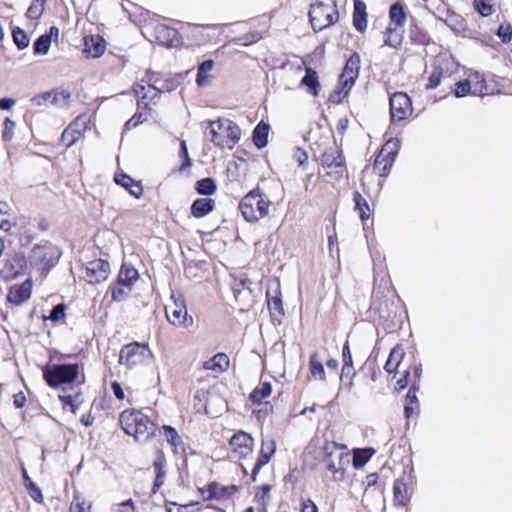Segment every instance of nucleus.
<instances>
[{
    "instance_id": "1",
    "label": "nucleus",
    "mask_w": 512,
    "mask_h": 512,
    "mask_svg": "<svg viewBox=\"0 0 512 512\" xmlns=\"http://www.w3.org/2000/svg\"><path fill=\"white\" fill-rule=\"evenodd\" d=\"M119 422L124 432L139 443H146L155 434V424L141 411L124 410L120 414Z\"/></svg>"
},
{
    "instance_id": "2",
    "label": "nucleus",
    "mask_w": 512,
    "mask_h": 512,
    "mask_svg": "<svg viewBox=\"0 0 512 512\" xmlns=\"http://www.w3.org/2000/svg\"><path fill=\"white\" fill-rule=\"evenodd\" d=\"M207 130L211 135V142L220 148L233 149L241 137V130L239 126L227 118H219L214 121H209Z\"/></svg>"
},
{
    "instance_id": "3",
    "label": "nucleus",
    "mask_w": 512,
    "mask_h": 512,
    "mask_svg": "<svg viewBox=\"0 0 512 512\" xmlns=\"http://www.w3.org/2000/svg\"><path fill=\"white\" fill-rule=\"evenodd\" d=\"M270 205L269 197L259 188H255L242 198L239 208L247 222L256 223L269 214Z\"/></svg>"
},
{
    "instance_id": "4",
    "label": "nucleus",
    "mask_w": 512,
    "mask_h": 512,
    "mask_svg": "<svg viewBox=\"0 0 512 512\" xmlns=\"http://www.w3.org/2000/svg\"><path fill=\"white\" fill-rule=\"evenodd\" d=\"M309 18L315 32L333 25L339 18L336 0L319 1L310 6Z\"/></svg>"
},
{
    "instance_id": "5",
    "label": "nucleus",
    "mask_w": 512,
    "mask_h": 512,
    "mask_svg": "<svg viewBox=\"0 0 512 512\" xmlns=\"http://www.w3.org/2000/svg\"><path fill=\"white\" fill-rule=\"evenodd\" d=\"M78 375V364H53L43 370V377L52 388L71 384L77 379Z\"/></svg>"
},
{
    "instance_id": "6",
    "label": "nucleus",
    "mask_w": 512,
    "mask_h": 512,
    "mask_svg": "<svg viewBox=\"0 0 512 512\" xmlns=\"http://www.w3.org/2000/svg\"><path fill=\"white\" fill-rule=\"evenodd\" d=\"M360 56L354 52L347 60L343 71L339 77L340 90L334 91L330 96V100L336 102L340 100V94L346 96L353 87L355 80L358 78L360 70Z\"/></svg>"
},
{
    "instance_id": "7",
    "label": "nucleus",
    "mask_w": 512,
    "mask_h": 512,
    "mask_svg": "<svg viewBox=\"0 0 512 512\" xmlns=\"http://www.w3.org/2000/svg\"><path fill=\"white\" fill-rule=\"evenodd\" d=\"M321 165L331 180L339 181L347 172L342 151L337 147L327 148L321 157Z\"/></svg>"
},
{
    "instance_id": "8",
    "label": "nucleus",
    "mask_w": 512,
    "mask_h": 512,
    "mask_svg": "<svg viewBox=\"0 0 512 512\" xmlns=\"http://www.w3.org/2000/svg\"><path fill=\"white\" fill-rule=\"evenodd\" d=\"M151 356L148 345L138 342L125 345L119 353V363L127 367H133L143 363Z\"/></svg>"
},
{
    "instance_id": "9",
    "label": "nucleus",
    "mask_w": 512,
    "mask_h": 512,
    "mask_svg": "<svg viewBox=\"0 0 512 512\" xmlns=\"http://www.w3.org/2000/svg\"><path fill=\"white\" fill-rule=\"evenodd\" d=\"M391 121L404 120L412 111V104L409 96L403 92L394 93L389 100Z\"/></svg>"
},
{
    "instance_id": "10",
    "label": "nucleus",
    "mask_w": 512,
    "mask_h": 512,
    "mask_svg": "<svg viewBox=\"0 0 512 512\" xmlns=\"http://www.w3.org/2000/svg\"><path fill=\"white\" fill-rule=\"evenodd\" d=\"M167 320L175 326L185 328L193 325V318L188 317L187 308L183 300H174L172 305L165 308Z\"/></svg>"
},
{
    "instance_id": "11",
    "label": "nucleus",
    "mask_w": 512,
    "mask_h": 512,
    "mask_svg": "<svg viewBox=\"0 0 512 512\" xmlns=\"http://www.w3.org/2000/svg\"><path fill=\"white\" fill-rule=\"evenodd\" d=\"M110 264L103 259H95L86 264L84 279L90 284H98L108 278Z\"/></svg>"
},
{
    "instance_id": "12",
    "label": "nucleus",
    "mask_w": 512,
    "mask_h": 512,
    "mask_svg": "<svg viewBox=\"0 0 512 512\" xmlns=\"http://www.w3.org/2000/svg\"><path fill=\"white\" fill-rule=\"evenodd\" d=\"M133 91L137 96V107L139 110L150 109V103H155V99L159 98L161 91L155 86L148 84L147 86L137 83L133 87Z\"/></svg>"
},
{
    "instance_id": "13",
    "label": "nucleus",
    "mask_w": 512,
    "mask_h": 512,
    "mask_svg": "<svg viewBox=\"0 0 512 512\" xmlns=\"http://www.w3.org/2000/svg\"><path fill=\"white\" fill-rule=\"evenodd\" d=\"M58 256H55L54 249L50 245H36L32 248L30 262L41 265L43 268L56 264Z\"/></svg>"
},
{
    "instance_id": "14",
    "label": "nucleus",
    "mask_w": 512,
    "mask_h": 512,
    "mask_svg": "<svg viewBox=\"0 0 512 512\" xmlns=\"http://www.w3.org/2000/svg\"><path fill=\"white\" fill-rule=\"evenodd\" d=\"M276 451V443L272 438H263L261 443L260 455L252 469L251 479L253 482L257 480V476L266 464L269 463L271 457Z\"/></svg>"
},
{
    "instance_id": "15",
    "label": "nucleus",
    "mask_w": 512,
    "mask_h": 512,
    "mask_svg": "<svg viewBox=\"0 0 512 512\" xmlns=\"http://www.w3.org/2000/svg\"><path fill=\"white\" fill-rule=\"evenodd\" d=\"M27 260L23 253L17 252L6 260L0 274L5 279L15 278L22 274L26 268Z\"/></svg>"
},
{
    "instance_id": "16",
    "label": "nucleus",
    "mask_w": 512,
    "mask_h": 512,
    "mask_svg": "<svg viewBox=\"0 0 512 512\" xmlns=\"http://www.w3.org/2000/svg\"><path fill=\"white\" fill-rule=\"evenodd\" d=\"M391 145L393 147H396L397 144L393 142V140H389L386 142L384 148L381 150V152L377 155L373 168L374 170L378 171L381 176H385L391 169L395 157H396V151H388L387 153H384V151L389 148Z\"/></svg>"
},
{
    "instance_id": "17",
    "label": "nucleus",
    "mask_w": 512,
    "mask_h": 512,
    "mask_svg": "<svg viewBox=\"0 0 512 512\" xmlns=\"http://www.w3.org/2000/svg\"><path fill=\"white\" fill-rule=\"evenodd\" d=\"M199 491L203 500L206 501L229 498L237 491V487L235 485L221 486L216 482H211L206 488H200Z\"/></svg>"
},
{
    "instance_id": "18",
    "label": "nucleus",
    "mask_w": 512,
    "mask_h": 512,
    "mask_svg": "<svg viewBox=\"0 0 512 512\" xmlns=\"http://www.w3.org/2000/svg\"><path fill=\"white\" fill-rule=\"evenodd\" d=\"M229 444L234 452L246 457L253 451L254 439L248 433L241 431L231 437Z\"/></svg>"
},
{
    "instance_id": "19",
    "label": "nucleus",
    "mask_w": 512,
    "mask_h": 512,
    "mask_svg": "<svg viewBox=\"0 0 512 512\" xmlns=\"http://www.w3.org/2000/svg\"><path fill=\"white\" fill-rule=\"evenodd\" d=\"M32 282L26 280L19 285H14L9 289L7 299L10 303L21 305L31 296Z\"/></svg>"
},
{
    "instance_id": "20",
    "label": "nucleus",
    "mask_w": 512,
    "mask_h": 512,
    "mask_svg": "<svg viewBox=\"0 0 512 512\" xmlns=\"http://www.w3.org/2000/svg\"><path fill=\"white\" fill-rule=\"evenodd\" d=\"M166 458L162 451L156 452V458L153 462V468L155 471V480L152 487V492L155 494L164 484L166 477Z\"/></svg>"
},
{
    "instance_id": "21",
    "label": "nucleus",
    "mask_w": 512,
    "mask_h": 512,
    "mask_svg": "<svg viewBox=\"0 0 512 512\" xmlns=\"http://www.w3.org/2000/svg\"><path fill=\"white\" fill-rule=\"evenodd\" d=\"M84 46V52L92 58L100 57L106 49L105 41L99 35H91L85 37Z\"/></svg>"
},
{
    "instance_id": "22",
    "label": "nucleus",
    "mask_w": 512,
    "mask_h": 512,
    "mask_svg": "<svg viewBox=\"0 0 512 512\" xmlns=\"http://www.w3.org/2000/svg\"><path fill=\"white\" fill-rule=\"evenodd\" d=\"M215 200L211 198H197L191 205V214L195 218H203L215 208Z\"/></svg>"
},
{
    "instance_id": "23",
    "label": "nucleus",
    "mask_w": 512,
    "mask_h": 512,
    "mask_svg": "<svg viewBox=\"0 0 512 512\" xmlns=\"http://www.w3.org/2000/svg\"><path fill=\"white\" fill-rule=\"evenodd\" d=\"M116 184L124 187L131 195L139 198L143 194V187L140 182L135 181L125 173L116 174L114 177Z\"/></svg>"
},
{
    "instance_id": "24",
    "label": "nucleus",
    "mask_w": 512,
    "mask_h": 512,
    "mask_svg": "<svg viewBox=\"0 0 512 512\" xmlns=\"http://www.w3.org/2000/svg\"><path fill=\"white\" fill-rule=\"evenodd\" d=\"M353 25L359 32H364L367 28L366 4L362 0L354 1Z\"/></svg>"
},
{
    "instance_id": "25",
    "label": "nucleus",
    "mask_w": 512,
    "mask_h": 512,
    "mask_svg": "<svg viewBox=\"0 0 512 512\" xmlns=\"http://www.w3.org/2000/svg\"><path fill=\"white\" fill-rule=\"evenodd\" d=\"M269 129L270 126L263 121L259 122L254 128L252 133V140L257 148L261 149L267 146Z\"/></svg>"
},
{
    "instance_id": "26",
    "label": "nucleus",
    "mask_w": 512,
    "mask_h": 512,
    "mask_svg": "<svg viewBox=\"0 0 512 512\" xmlns=\"http://www.w3.org/2000/svg\"><path fill=\"white\" fill-rule=\"evenodd\" d=\"M310 373L313 379L324 382L326 380V373L323 366L322 358L318 353H313L309 359Z\"/></svg>"
},
{
    "instance_id": "27",
    "label": "nucleus",
    "mask_w": 512,
    "mask_h": 512,
    "mask_svg": "<svg viewBox=\"0 0 512 512\" xmlns=\"http://www.w3.org/2000/svg\"><path fill=\"white\" fill-rule=\"evenodd\" d=\"M394 502L398 506H405L409 500L407 484L402 479H397L393 485Z\"/></svg>"
},
{
    "instance_id": "28",
    "label": "nucleus",
    "mask_w": 512,
    "mask_h": 512,
    "mask_svg": "<svg viewBox=\"0 0 512 512\" xmlns=\"http://www.w3.org/2000/svg\"><path fill=\"white\" fill-rule=\"evenodd\" d=\"M204 369L213 371H226L229 367V358L224 353H217L203 364Z\"/></svg>"
},
{
    "instance_id": "29",
    "label": "nucleus",
    "mask_w": 512,
    "mask_h": 512,
    "mask_svg": "<svg viewBox=\"0 0 512 512\" xmlns=\"http://www.w3.org/2000/svg\"><path fill=\"white\" fill-rule=\"evenodd\" d=\"M305 72L306 74L302 78L300 85L307 86L308 92L313 96H317L320 87L317 72L312 68H305Z\"/></svg>"
},
{
    "instance_id": "30",
    "label": "nucleus",
    "mask_w": 512,
    "mask_h": 512,
    "mask_svg": "<svg viewBox=\"0 0 512 512\" xmlns=\"http://www.w3.org/2000/svg\"><path fill=\"white\" fill-rule=\"evenodd\" d=\"M326 465V469L335 474L338 472H341L345 469V466L349 463V454L345 452H339L336 455V459H329L327 461H324Z\"/></svg>"
},
{
    "instance_id": "31",
    "label": "nucleus",
    "mask_w": 512,
    "mask_h": 512,
    "mask_svg": "<svg viewBox=\"0 0 512 512\" xmlns=\"http://www.w3.org/2000/svg\"><path fill=\"white\" fill-rule=\"evenodd\" d=\"M472 94L477 96H485L493 93V89L488 86L486 80L479 73L472 75Z\"/></svg>"
},
{
    "instance_id": "32",
    "label": "nucleus",
    "mask_w": 512,
    "mask_h": 512,
    "mask_svg": "<svg viewBox=\"0 0 512 512\" xmlns=\"http://www.w3.org/2000/svg\"><path fill=\"white\" fill-rule=\"evenodd\" d=\"M138 277V271L134 267L123 264L119 271L117 281L132 287L133 283L138 279Z\"/></svg>"
},
{
    "instance_id": "33",
    "label": "nucleus",
    "mask_w": 512,
    "mask_h": 512,
    "mask_svg": "<svg viewBox=\"0 0 512 512\" xmlns=\"http://www.w3.org/2000/svg\"><path fill=\"white\" fill-rule=\"evenodd\" d=\"M195 190L199 195L211 196L217 191L216 181L210 177L198 180L195 184Z\"/></svg>"
},
{
    "instance_id": "34",
    "label": "nucleus",
    "mask_w": 512,
    "mask_h": 512,
    "mask_svg": "<svg viewBox=\"0 0 512 512\" xmlns=\"http://www.w3.org/2000/svg\"><path fill=\"white\" fill-rule=\"evenodd\" d=\"M271 392L272 386L270 382H263L250 393L249 399L254 404H260L265 398L270 396Z\"/></svg>"
},
{
    "instance_id": "35",
    "label": "nucleus",
    "mask_w": 512,
    "mask_h": 512,
    "mask_svg": "<svg viewBox=\"0 0 512 512\" xmlns=\"http://www.w3.org/2000/svg\"><path fill=\"white\" fill-rule=\"evenodd\" d=\"M375 453L372 448L355 449L353 452V465L355 468L363 467Z\"/></svg>"
},
{
    "instance_id": "36",
    "label": "nucleus",
    "mask_w": 512,
    "mask_h": 512,
    "mask_svg": "<svg viewBox=\"0 0 512 512\" xmlns=\"http://www.w3.org/2000/svg\"><path fill=\"white\" fill-rule=\"evenodd\" d=\"M355 210L358 211L361 220L364 222L370 217V207L365 198L359 192H355L353 196Z\"/></svg>"
},
{
    "instance_id": "37",
    "label": "nucleus",
    "mask_w": 512,
    "mask_h": 512,
    "mask_svg": "<svg viewBox=\"0 0 512 512\" xmlns=\"http://www.w3.org/2000/svg\"><path fill=\"white\" fill-rule=\"evenodd\" d=\"M131 289L132 287L128 286L127 284L119 283V281H117L115 284L110 286L112 300L116 302L125 300L128 297Z\"/></svg>"
},
{
    "instance_id": "38",
    "label": "nucleus",
    "mask_w": 512,
    "mask_h": 512,
    "mask_svg": "<svg viewBox=\"0 0 512 512\" xmlns=\"http://www.w3.org/2000/svg\"><path fill=\"white\" fill-rule=\"evenodd\" d=\"M384 43L385 45L393 48H397L401 45L402 33L398 30L397 27L393 28L389 26L386 28Z\"/></svg>"
},
{
    "instance_id": "39",
    "label": "nucleus",
    "mask_w": 512,
    "mask_h": 512,
    "mask_svg": "<svg viewBox=\"0 0 512 512\" xmlns=\"http://www.w3.org/2000/svg\"><path fill=\"white\" fill-rule=\"evenodd\" d=\"M389 17L391 22L395 24L397 27L402 26L406 19V14L403 6L400 3L392 4L389 9Z\"/></svg>"
},
{
    "instance_id": "40",
    "label": "nucleus",
    "mask_w": 512,
    "mask_h": 512,
    "mask_svg": "<svg viewBox=\"0 0 512 512\" xmlns=\"http://www.w3.org/2000/svg\"><path fill=\"white\" fill-rule=\"evenodd\" d=\"M214 67V61L209 59L203 61L198 66L196 83L199 86H204L206 84L207 79L209 78L208 72H210Z\"/></svg>"
},
{
    "instance_id": "41",
    "label": "nucleus",
    "mask_w": 512,
    "mask_h": 512,
    "mask_svg": "<svg viewBox=\"0 0 512 512\" xmlns=\"http://www.w3.org/2000/svg\"><path fill=\"white\" fill-rule=\"evenodd\" d=\"M50 46L51 35L43 34L39 36L33 44L34 54L45 55L48 53Z\"/></svg>"
},
{
    "instance_id": "42",
    "label": "nucleus",
    "mask_w": 512,
    "mask_h": 512,
    "mask_svg": "<svg viewBox=\"0 0 512 512\" xmlns=\"http://www.w3.org/2000/svg\"><path fill=\"white\" fill-rule=\"evenodd\" d=\"M418 406V399L416 396V387L413 385L407 392L406 404L404 407V414L406 418H410L414 412V409Z\"/></svg>"
},
{
    "instance_id": "43",
    "label": "nucleus",
    "mask_w": 512,
    "mask_h": 512,
    "mask_svg": "<svg viewBox=\"0 0 512 512\" xmlns=\"http://www.w3.org/2000/svg\"><path fill=\"white\" fill-rule=\"evenodd\" d=\"M474 8L483 17H488L494 12L493 0H474Z\"/></svg>"
},
{
    "instance_id": "44",
    "label": "nucleus",
    "mask_w": 512,
    "mask_h": 512,
    "mask_svg": "<svg viewBox=\"0 0 512 512\" xmlns=\"http://www.w3.org/2000/svg\"><path fill=\"white\" fill-rule=\"evenodd\" d=\"M402 356H403V354L400 351H397L395 349H393L391 351V353L384 365V369L386 370L387 373L391 374L397 370Z\"/></svg>"
},
{
    "instance_id": "45",
    "label": "nucleus",
    "mask_w": 512,
    "mask_h": 512,
    "mask_svg": "<svg viewBox=\"0 0 512 512\" xmlns=\"http://www.w3.org/2000/svg\"><path fill=\"white\" fill-rule=\"evenodd\" d=\"M59 399L64 406H69L71 411L75 413L81 403V394L79 392H76L75 395L62 394L59 395Z\"/></svg>"
},
{
    "instance_id": "46",
    "label": "nucleus",
    "mask_w": 512,
    "mask_h": 512,
    "mask_svg": "<svg viewBox=\"0 0 512 512\" xmlns=\"http://www.w3.org/2000/svg\"><path fill=\"white\" fill-rule=\"evenodd\" d=\"M12 38L18 49L23 50L29 46V38L27 37L24 30L19 27H15L12 31Z\"/></svg>"
},
{
    "instance_id": "47",
    "label": "nucleus",
    "mask_w": 512,
    "mask_h": 512,
    "mask_svg": "<svg viewBox=\"0 0 512 512\" xmlns=\"http://www.w3.org/2000/svg\"><path fill=\"white\" fill-rule=\"evenodd\" d=\"M472 90V79H465L462 81H458L455 84L454 95L457 98H462L467 96L469 93H472Z\"/></svg>"
},
{
    "instance_id": "48",
    "label": "nucleus",
    "mask_w": 512,
    "mask_h": 512,
    "mask_svg": "<svg viewBox=\"0 0 512 512\" xmlns=\"http://www.w3.org/2000/svg\"><path fill=\"white\" fill-rule=\"evenodd\" d=\"M80 138V133L69 127H67L61 135V141L67 148L73 146Z\"/></svg>"
},
{
    "instance_id": "49",
    "label": "nucleus",
    "mask_w": 512,
    "mask_h": 512,
    "mask_svg": "<svg viewBox=\"0 0 512 512\" xmlns=\"http://www.w3.org/2000/svg\"><path fill=\"white\" fill-rule=\"evenodd\" d=\"M66 306L64 303H59L56 306L53 307L51 310L49 316H44V320H51L53 322H59L61 320L65 319L66 316Z\"/></svg>"
},
{
    "instance_id": "50",
    "label": "nucleus",
    "mask_w": 512,
    "mask_h": 512,
    "mask_svg": "<svg viewBox=\"0 0 512 512\" xmlns=\"http://www.w3.org/2000/svg\"><path fill=\"white\" fill-rule=\"evenodd\" d=\"M342 448L343 447L336 442H325L321 451L323 456V462L333 458L334 455L338 454V450Z\"/></svg>"
},
{
    "instance_id": "51",
    "label": "nucleus",
    "mask_w": 512,
    "mask_h": 512,
    "mask_svg": "<svg viewBox=\"0 0 512 512\" xmlns=\"http://www.w3.org/2000/svg\"><path fill=\"white\" fill-rule=\"evenodd\" d=\"M90 120L89 118L82 114L79 115L72 123L69 124V128H72V130H75L80 133V136L82 137L83 133L88 128Z\"/></svg>"
},
{
    "instance_id": "52",
    "label": "nucleus",
    "mask_w": 512,
    "mask_h": 512,
    "mask_svg": "<svg viewBox=\"0 0 512 512\" xmlns=\"http://www.w3.org/2000/svg\"><path fill=\"white\" fill-rule=\"evenodd\" d=\"M44 10V0H34L27 10V17L30 19H38Z\"/></svg>"
},
{
    "instance_id": "53",
    "label": "nucleus",
    "mask_w": 512,
    "mask_h": 512,
    "mask_svg": "<svg viewBox=\"0 0 512 512\" xmlns=\"http://www.w3.org/2000/svg\"><path fill=\"white\" fill-rule=\"evenodd\" d=\"M50 96V104L64 106L70 98V93L66 91H50Z\"/></svg>"
},
{
    "instance_id": "54",
    "label": "nucleus",
    "mask_w": 512,
    "mask_h": 512,
    "mask_svg": "<svg viewBox=\"0 0 512 512\" xmlns=\"http://www.w3.org/2000/svg\"><path fill=\"white\" fill-rule=\"evenodd\" d=\"M496 34L503 43H509L512 40V25L506 22L500 24Z\"/></svg>"
},
{
    "instance_id": "55",
    "label": "nucleus",
    "mask_w": 512,
    "mask_h": 512,
    "mask_svg": "<svg viewBox=\"0 0 512 512\" xmlns=\"http://www.w3.org/2000/svg\"><path fill=\"white\" fill-rule=\"evenodd\" d=\"M267 302L271 313H278L279 315L282 314V300L278 295L271 296L270 293L267 292Z\"/></svg>"
},
{
    "instance_id": "56",
    "label": "nucleus",
    "mask_w": 512,
    "mask_h": 512,
    "mask_svg": "<svg viewBox=\"0 0 512 512\" xmlns=\"http://www.w3.org/2000/svg\"><path fill=\"white\" fill-rule=\"evenodd\" d=\"M163 429L167 442L172 446L177 447L180 444V437L176 429L168 425H164Z\"/></svg>"
},
{
    "instance_id": "57",
    "label": "nucleus",
    "mask_w": 512,
    "mask_h": 512,
    "mask_svg": "<svg viewBox=\"0 0 512 512\" xmlns=\"http://www.w3.org/2000/svg\"><path fill=\"white\" fill-rule=\"evenodd\" d=\"M411 38L413 41L422 45L427 44L429 42L428 34L417 26H415V28L411 30Z\"/></svg>"
},
{
    "instance_id": "58",
    "label": "nucleus",
    "mask_w": 512,
    "mask_h": 512,
    "mask_svg": "<svg viewBox=\"0 0 512 512\" xmlns=\"http://www.w3.org/2000/svg\"><path fill=\"white\" fill-rule=\"evenodd\" d=\"M30 497L38 503L43 502V495L41 489L32 481L25 485Z\"/></svg>"
},
{
    "instance_id": "59",
    "label": "nucleus",
    "mask_w": 512,
    "mask_h": 512,
    "mask_svg": "<svg viewBox=\"0 0 512 512\" xmlns=\"http://www.w3.org/2000/svg\"><path fill=\"white\" fill-rule=\"evenodd\" d=\"M146 120H147L146 113H143V112L135 113L134 116L125 123V129L129 130V129L135 128L139 124L143 123Z\"/></svg>"
},
{
    "instance_id": "60",
    "label": "nucleus",
    "mask_w": 512,
    "mask_h": 512,
    "mask_svg": "<svg viewBox=\"0 0 512 512\" xmlns=\"http://www.w3.org/2000/svg\"><path fill=\"white\" fill-rule=\"evenodd\" d=\"M293 158L298 162L300 167L306 169L308 155L305 150H303L300 147H297L294 151Z\"/></svg>"
},
{
    "instance_id": "61",
    "label": "nucleus",
    "mask_w": 512,
    "mask_h": 512,
    "mask_svg": "<svg viewBox=\"0 0 512 512\" xmlns=\"http://www.w3.org/2000/svg\"><path fill=\"white\" fill-rule=\"evenodd\" d=\"M50 91L37 95L31 99V102L35 106H47L50 104Z\"/></svg>"
},
{
    "instance_id": "62",
    "label": "nucleus",
    "mask_w": 512,
    "mask_h": 512,
    "mask_svg": "<svg viewBox=\"0 0 512 512\" xmlns=\"http://www.w3.org/2000/svg\"><path fill=\"white\" fill-rule=\"evenodd\" d=\"M15 127V123L10 119H5L4 121V131L2 137L5 141H10L13 138V130Z\"/></svg>"
},
{
    "instance_id": "63",
    "label": "nucleus",
    "mask_w": 512,
    "mask_h": 512,
    "mask_svg": "<svg viewBox=\"0 0 512 512\" xmlns=\"http://www.w3.org/2000/svg\"><path fill=\"white\" fill-rule=\"evenodd\" d=\"M70 512H86L85 501L81 500L78 495L74 496V500L70 505Z\"/></svg>"
},
{
    "instance_id": "64",
    "label": "nucleus",
    "mask_w": 512,
    "mask_h": 512,
    "mask_svg": "<svg viewBox=\"0 0 512 512\" xmlns=\"http://www.w3.org/2000/svg\"><path fill=\"white\" fill-rule=\"evenodd\" d=\"M301 512H318V507L311 499H305L301 502Z\"/></svg>"
}]
</instances>
